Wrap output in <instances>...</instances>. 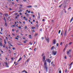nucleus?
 I'll return each mask as SVG.
<instances>
[{
    "label": "nucleus",
    "instance_id": "28",
    "mask_svg": "<svg viewBox=\"0 0 73 73\" xmlns=\"http://www.w3.org/2000/svg\"><path fill=\"white\" fill-rule=\"evenodd\" d=\"M5 64H6V65H8V63L7 62H5Z\"/></svg>",
    "mask_w": 73,
    "mask_h": 73
},
{
    "label": "nucleus",
    "instance_id": "40",
    "mask_svg": "<svg viewBox=\"0 0 73 73\" xmlns=\"http://www.w3.org/2000/svg\"><path fill=\"white\" fill-rule=\"evenodd\" d=\"M23 57H24V58H26V56H25V55H23Z\"/></svg>",
    "mask_w": 73,
    "mask_h": 73
},
{
    "label": "nucleus",
    "instance_id": "27",
    "mask_svg": "<svg viewBox=\"0 0 73 73\" xmlns=\"http://www.w3.org/2000/svg\"><path fill=\"white\" fill-rule=\"evenodd\" d=\"M60 32H61V30H59L58 31V34H60Z\"/></svg>",
    "mask_w": 73,
    "mask_h": 73
},
{
    "label": "nucleus",
    "instance_id": "13",
    "mask_svg": "<svg viewBox=\"0 0 73 73\" xmlns=\"http://www.w3.org/2000/svg\"><path fill=\"white\" fill-rule=\"evenodd\" d=\"M4 43L5 44H7V42L6 41V40L5 39L4 40Z\"/></svg>",
    "mask_w": 73,
    "mask_h": 73
},
{
    "label": "nucleus",
    "instance_id": "57",
    "mask_svg": "<svg viewBox=\"0 0 73 73\" xmlns=\"http://www.w3.org/2000/svg\"><path fill=\"white\" fill-rule=\"evenodd\" d=\"M42 29H40V31L41 32V31H42Z\"/></svg>",
    "mask_w": 73,
    "mask_h": 73
},
{
    "label": "nucleus",
    "instance_id": "60",
    "mask_svg": "<svg viewBox=\"0 0 73 73\" xmlns=\"http://www.w3.org/2000/svg\"><path fill=\"white\" fill-rule=\"evenodd\" d=\"M5 44H4V45L3 46V48H5Z\"/></svg>",
    "mask_w": 73,
    "mask_h": 73
},
{
    "label": "nucleus",
    "instance_id": "10",
    "mask_svg": "<svg viewBox=\"0 0 73 73\" xmlns=\"http://www.w3.org/2000/svg\"><path fill=\"white\" fill-rule=\"evenodd\" d=\"M32 6L31 5H29V6H27V8H31L32 7Z\"/></svg>",
    "mask_w": 73,
    "mask_h": 73
},
{
    "label": "nucleus",
    "instance_id": "32",
    "mask_svg": "<svg viewBox=\"0 0 73 73\" xmlns=\"http://www.w3.org/2000/svg\"><path fill=\"white\" fill-rule=\"evenodd\" d=\"M38 35V34L36 33L35 35V36H37Z\"/></svg>",
    "mask_w": 73,
    "mask_h": 73
},
{
    "label": "nucleus",
    "instance_id": "8",
    "mask_svg": "<svg viewBox=\"0 0 73 73\" xmlns=\"http://www.w3.org/2000/svg\"><path fill=\"white\" fill-rule=\"evenodd\" d=\"M4 15L5 17H8V14L7 13H5L4 14Z\"/></svg>",
    "mask_w": 73,
    "mask_h": 73
},
{
    "label": "nucleus",
    "instance_id": "46",
    "mask_svg": "<svg viewBox=\"0 0 73 73\" xmlns=\"http://www.w3.org/2000/svg\"><path fill=\"white\" fill-rule=\"evenodd\" d=\"M8 44H9V45L10 44H11V43H10V41H8Z\"/></svg>",
    "mask_w": 73,
    "mask_h": 73
},
{
    "label": "nucleus",
    "instance_id": "18",
    "mask_svg": "<svg viewBox=\"0 0 73 73\" xmlns=\"http://www.w3.org/2000/svg\"><path fill=\"white\" fill-rule=\"evenodd\" d=\"M29 60H30V58H29L27 60V62H29Z\"/></svg>",
    "mask_w": 73,
    "mask_h": 73
},
{
    "label": "nucleus",
    "instance_id": "43",
    "mask_svg": "<svg viewBox=\"0 0 73 73\" xmlns=\"http://www.w3.org/2000/svg\"><path fill=\"white\" fill-rule=\"evenodd\" d=\"M18 28H19V29H21V26H20L19 27H18Z\"/></svg>",
    "mask_w": 73,
    "mask_h": 73
},
{
    "label": "nucleus",
    "instance_id": "33",
    "mask_svg": "<svg viewBox=\"0 0 73 73\" xmlns=\"http://www.w3.org/2000/svg\"><path fill=\"white\" fill-rule=\"evenodd\" d=\"M42 40H44V37H41Z\"/></svg>",
    "mask_w": 73,
    "mask_h": 73
},
{
    "label": "nucleus",
    "instance_id": "62",
    "mask_svg": "<svg viewBox=\"0 0 73 73\" xmlns=\"http://www.w3.org/2000/svg\"><path fill=\"white\" fill-rule=\"evenodd\" d=\"M23 23L24 24H25V21H23Z\"/></svg>",
    "mask_w": 73,
    "mask_h": 73
},
{
    "label": "nucleus",
    "instance_id": "59",
    "mask_svg": "<svg viewBox=\"0 0 73 73\" xmlns=\"http://www.w3.org/2000/svg\"><path fill=\"white\" fill-rule=\"evenodd\" d=\"M23 6V5H20V7H22Z\"/></svg>",
    "mask_w": 73,
    "mask_h": 73
},
{
    "label": "nucleus",
    "instance_id": "38",
    "mask_svg": "<svg viewBox=\"0 0 73 73\" xmlns=\"http://www.w3.org/2000/svg\"><path fill=\"white\" fill-rule=\"evenodd\" d=\"M17 14H18V13H15L14 14V15H15L16 16V15H17Z\"/></svg>",
    "mask_w": 73,
    "mask_h": 73
},
{
    "label": "nucleus",
    "instance_id": "64",
    "mask_svg": "<svg viewBox=\"0 0 73 73\" xmlns=\"http://www.w3.org/2000/svg\"><path fill=\"white\" fill-rule=\"evenodd\" d=\"M70 9H71V7H69V8L68 9V10Z\"/></svg>",
    "mask_w": 73,
    "mask_h": 73
},
{
    "label": "nucleus",
    "instance_id": "11",
    "mask_svg": "<svg viewBox=\"0 0 73 73\" xmlns=\"http://www.w3.org/2000/svg\"><path fill=\"white\" fill-rule=\"evenodd\" d=\"M63 33H64V32L63 31V30L61 32L60 35H61V36H62V34Z\"/></svg>",
    "mask_w": 73,
    "mask_h": 73
},
{
    "label": "nucleus",
    "instance_id": "1",
    "mask_svg": "<svg viewBox=\"0 0 73 73\" xmlns=\"http://www.w3.org/2000/svg\"><path fill=\"white\" fill-rule=\"evenodd\" d=\"M43 60V62L44 64V65H47V63H46V60H45V56H44L42 57V60Z\"/></svg>",
    "mask_w": 73,
    "mask_h": 73
},
{
    "label": "nucleus",
    "instance_id": "30",
    "mask_svg": "<svg viewBox=\"0 0 73 73\" xmlns=\"http://www.w3.org/2000/svg\"><path fill=\"white\" fill-rule=\"evenodd\" d=\"M36 27H38V24H37L36 25Z\"/></svg>",
    "mask_w": 73,
    "mask_h": 73
},
{
    "label": "nucleus",
    "instance_id": "41",
    "mask_svg": "<svg viewBox=\"0 0 73 73\" xmlns=\"http://www.w3.org/2000/svg\"><path fill=\"white\" fill-rule=\"evenodd\" d=\"M27 26H25V29H27Z\"/></svg>",
    "mask_w": 73,
    "mask_h": 73
},
{
    "label": "nucleus",
    "instance_id": "21",
    "mask_svg": "<svg viewBox=\"0 0 73 73\" xmlns=\"http://www.w3.org/2000/svg\"><path fill=\"white\" fill-rule=\"evenodd\" d=\"M68 44H66L65 46V48H66V47L68 46Z\"/></svg>",
    "mask_w": 73,
    "mask_h": 73
},
{
    "label": "nucleus",
    "instance_id": "56",
    "mask_svg": "<svg viewBox=\"0 0 73 73\" xmlns=\"http://www.w3.org/2000/svg\"><path fill=\"white\" fill-rule=\"evenodd\" d=\"M25 20L26 21H27V20H28V19H27V18H26V19H25Z\"/></svg>",
    "mask_w": 73,
    "mask_h": 73
},
{
    "label": "nucleus",
    "instance_id": "3",
    "mask_svg": "<svg viewBox=\"0 0 73 73\" xmlns=\"http://www.w3.org/2000/svg\"><path fill=\"white\" fill-rule=\"evenodd\" d=\"M57 51H55L54 50H53L52 51V53L53 55H56L57 54Z\"/></svg>",
    "mask_w": 73,
    "mask_h": 73
},
{
    "label": "nucleus",
    "instance_id": "7",
    "mask_svg": "<svg viewBox=\"0 0 73 73\" xmlns=\"http://www.w3.org/2000/svg\"><path fill=\"white\" fill-rule=\"evenodd\" d=\"M56 40L55 39H54L53 40V44H56Z\"/></svg>",
    "mask_w": 73,
    "mask_h": 73
},
{
    "label": "nucleus",
    "instance_id": "48",
    "mask_svg": "<svg viewBox=\"0 0 73 73\" xmlns=\"http://www.w3.org/2000/svg\"><path fill=\"white\" fill-rule=\"evenodd\" d=\"M15 39H16V40H18L19 39L17 38H15Z\"/></svg>",
    "mask_w": 73,
    "mask_h": 73
},
{
    "label": "nucleus",
    "instance_id": "58",
    "mask_svg": "<svg viewBox=\"0 0 73 73\" xmlns=\"http://www.w3.org/2000/svg\"><path fill=\"white\" fill-rule=\"evenodd\" d=\"M23 19H26V17H24Z\"/></svg>",
    "mask_w": 73,
    "mask_h": 73
},
{
    "label": "nucleus",
    "instance_id": "63",
    "mask_svg": "<svg viewBox=\"0 0 73 73\" xmlns=\"http://www.w3.org/2000/svg\"><path fill=\"white\" fill-rule=\"evenodd\" d=\"M72 50H71V49H70L69 50V52H71Z\"/></svg>",
    "mask_w": 73,
    "mask_h": 73
},
{
    "label": "nucleus",
    "instance_id": "6",
    "mask_svg": "<svg viewBox=\"0 0 73 73\" xmlns=\"http://www.w3.org/2000/svg\"><path fill=\"white\" fill-rule=\"evenodd\" d=\"M46 61H47L48 62H49V63H50V60L49 59H46Z\"/></svg>",
    "mask_w": 73,
    "mask_h": 73
},
{
    "label": "nucleus",
    "instance_id": "5",
    "mask_svg": "<svg viewBox=\"0 0 73 73\" xmlns=\"http://www.w3.org/2000/svg\"><path fill=\"white\" fill-rule=\"evenodd\" d=\"M45 40H46V41L48 42H49V38L48 37H47V38H46Z\"/></svg>",
    "mask_w": 73,
    "mask_h": 73
},
{
    "label": "nucleus",
    "instance_id": "19",
    "mask_svg": "<svg viewBox=\"0 0 73 73\" xmlns=\"http://www.w3.org/2000/svg\"><path fill=\"white\" fill-rule=\"evenodd\" d=\"M29 36L30 37H29V38H32V35H29Z\"/></svg>",
    "mask_w": 73,
    "mask_h": 73
},
{
    "label": "nucleus",
    "instance_id": "29",
    "mask_svg": "<svg viewBox=\"0 0 73 73\" xmlns=\"http://www.w3.org/2000/svg\"><path fill=\"white\" fill-rule=\"evenodd\" d=\"M6 67H7V68H9V66L7 65H6Z\"/></svg>",
    "mask_w": 73,
    "mask_h": 73
},
{
    "label": "nucleus",
    "instance_id": "9",
    "mask_svg": "<svg viewBox=\"0 0 73 73\" xmlns=\"http://www.w3.org/2000/svg\"><path fill=\"white\" fill-rule=\"evenodd\" d=\"M22 59V58H21V57L18 60V61L17 62H20V60H21Z\"/></svg>",
    "mask_w": 73,
    "mask_h": 73
},
{
    "label": "nucleus",
    "instance_id": "4",
    "mask_svg": "<svg viewBox=\"0 0 73 73\" xmlns=\"http://www.w3.org/2000/svg\"><path fill=\"white\" fill-rule=\"evenodd\" d=\"M67 32V30H65L64 32V37H66V36H67V35L66 34V32Z\"/></svg>",
    "mask_w": 73,
    "mask_h": 73
},
{
    "label": "nucleus",
    "instance_id": "35",
    "mask_svg": "<svg viewBox=\"0 0 73 73\" xmlns=\"http://www.w3.org/2000/svg\"><path fill=\"white\" fill-rule=\"evenodd\" d=\"M44 55V53H43L42 55V57Z\"/></svg>",
    "mask_w": 73,
    "mask_h": 73
},
{
    "label": "nucleus",
    "instance_id": "23",
    "mask_svg": "<svg viewBox=\"0 0 73 73\" xmlns=\"http://www.w3.org/2000/svg\"><path fill=\"white\" fill-rule=\"evenodd\" d=\"M31 28L33 29H35V27H32Z\"/></svg>",
    "mask_w": 73,
    "mask_h": 73
},
{
    "label": "nucleus",
    "instance_id": "22",
    "mask_svg": "<svg viewBox=\"0 0 73 73\" xmlns=\"http://www.w3.org/2000/svg\"><path fill=\"white\" fill-rule=\"evenodd\" d=\"M3 28L2 27H1V32H3Z\"/></svg>",
    "mask_w": 73,
    "mask_h": 73
},
{
    "label": "nucleus",
    "instance_id": "16",
    "mask_svg": "<svg viewBox=\"0 0 73 73\" xmlns=\"http://www.w3.org/2000/svg\"><path fill=\"white\" fill-rule=\"evenodd\" d=\"M62 5H63V4H61L59 6V8H61V7L62 6Z\"/></svg>",
    "mask_w": 73,
    "mask_h": 73
},
{
    "label": "nucleus",
    "instance_id": "50",
    "mask_svg": "<svg viewBox=\"0 0 73 73\" xmlns=\"http://www.w3.org/2000/svg\"><path fill=\"white\" fill-rule=\"evenodd\" d=\"M62 42H60V45H62Z\"/></svg>",
    "mask_w": 73,
    "mask_h": 73
},
{
    "label": "nucleus",
    "instance_id": "34",
    "mask_svg": "<svg viewBox=\"0 0 73 73\" xmlns=\"http://www.w3.org/2000/svg\"><path fill=\"white\" fill-rule=\"evenodd\" d=\"M31 45H32V42H30L29 43Z\"/></svg>",
    "mask_w": 73,
    "mask_h": 73
},
{
    "label": "nucleus",
    "instance_id": "12",
    "mask_svg": "<svg viewBox=\"0 0 73 73\" xmlns=\"http://www.w3.org/2000/svg\"><path fill=\"white\" fill-rule=\"evenodd\" d=\"M4 20L5 21V22H7V20H6V19H5V17H4Z\"/></svg>",
    "mask_w": 73,
    "mask_h": 73
},
{
    "label": "nucleus",
    "instance_id": "42",
    "mask_svg": "<svg viewBox=\"0 0 73 73\" xmlns=\"http://www.w3.org/2000/svg\"><path fill=\"white\" fill-rule=\"evenodd\" d=\"M64 58L65 59H66V56H64Z\"/></svg>",
    "mask_w": 73,
    "mask_h": 73
},
{
    "label": "nucleus",
    "instance_id": "2",
    "mask_svg": "<svg viewBox=\"0 0 73 73\" xmlns=\"http://www.w3.org/2000/svg\"><path fill=\"white\" fill-rule=\"evenodd\" d=\"M44 68L46 70V72H48V66L47 64L44 65Z\"/></svg>",
    "mask_w": 73,
    "mask_h": 73
},
{
    "label": "nucleus",
    "instance_id": "47",
    "mask_svg": "<svg viewBox=\"0 0 73 73\" xmlns=\"http://www.w3.org/2000/svg\"><path fill=\"white\" fill-rule=\"evenodd\" d=\"M15 26H16L15 25H12L11 26V27H15Z\"/></svg>",
    "mask_w": 73,
    "mask_h": 73
},
{
    "label": "nucleus",
    "instance_id": "17",
    "mask_svg": "<svg viewBox=\"0 0 73 73\" xmlns=\"http://www.w3.org/2000/svg\"><path fill=\"white\" fill-rule=\"evenodd\" d=\"M0 46H3V44H2V43L1 42H0Z\"/></svg>",
    "mask_w": 73,
    "mask_h": 73
},
{
    "label": "nucleus",
    "instance_id": "52",
    "mask_svg": "<svg viewBox=\"0 0 73 73\" xmlns=\"http://www.w3.org/2000/svg\"><path fill=\"white\" fill-rule=\"evenodd\" d=\"M53 64V62H52L51 63V64L52 65V64Z\"/></svg>",
    "mask_w": 73,
    "mask_h": 73
},
{
    "label": "nucleus",
    "instance_id": "26",
    "mask_svg": "<svg viewBox=\"0 0 73 73\" xmlns=\"http://www.w3.org/2000/svg\"><path fill=\"white\" fill-rule=\"evenodd\" d=\"M5 25H6V27H7V23L6 22L5 23Z\"/></svg>",
    "mask_w": 73,
    "mask_h": 73
},
{
    "label": "nucleus",
    "instance_id": "14",
    "mask_svg": "<svg viewBox=\"0 0 73 73\" xmlns=\"http://www.w3.org/2000/svg\"><path fill=\"white\" fill-rule=\"evenodd\" d=\"M54 46H52V47H51V50H53V49H54Z\"/></svg>",
    "mask_w": 73,
    "mask_h": 73
},
{
    "label": "nucleus",
    "instance_id": "37",
    "mask_svg": "<svg viewBox=\"0 0 73 73\" xmlns=\"http://www.w3.org/2000/svg\"><path fill=\"white\" fill-rule=\"evenodd\" d=\"M56 46H58V43H57L56 44Z\"/></svg>",
    "mask_w": 73,
    "mask_h": 73
},
{
    "label": "nucleus",
    "instance_id": "49",
    "mask_svg": "<svg viewBox=\"0 0 73 73\" xmlns=\"http://www.w3.org/2000/svg\"><path fill=\"white\" fill-rule=\"evenodd\" d=\"M0 15H3V14H2V13H1L0 12Z\"/></svg>",
    "mask_w": 73,
    "mask_h": 73
},
{
    "label": "nucleus",
    "instance_id": "31",
    "mask_svg": "<svg viewBox=\"0 0 73 73\" xmlns=\"http://www.w3.org/2000/svg\"><path fill=\"white\" fill-rule=\"evenodd\" d=\"M65 73H67V69H66L65 70Z\"/></svg>",
    "mask_w": 73,
    "mask_h": 73
},
{
    "label": "nucleus",
    "instance_id": "51",
    "mask_svg": "<svg viewBox=\"0 0 73 73\" xmlns=\"http://www.w3.org/2000/svg\"><path fill=\"white\" fill-rule=\"evenodd\" d=\"M59 73H61V70H60L59 71Z\"/></svg>",
    "mask_w": 73,
    "mask_h": 73
},
{
    "label": "nucleus",
    "instance_id": "55",
    "mask_svg": "<svg viewBox=\"0 0 73 73\" xmlns=\"http://www.w3.org/2000/svg\"><path fill=\"white\" fill-rule=\"evenodd\" d=\"M13 50H15V48L14 47L13 48Z\"/></svg>",
    "mask_w": 73,
    "mask_h": 73
},
{
    "label": "nucleus",
    "instance_id": "53",
    "mask_svg": "<svg viewBox=\"0 0 73 73\" xmlns=\"http://www.w3.org/2000/svg\"><path fill=\"white\" fill-rule=\"evenodd\" d=\"M26 42H26V41H24V42H24V43H25V44H26Z\"/></svg>",
    "mask_w": 73,
    "mask_h": 73
},
{
    "label": "nucleus",
    "instance_id": "54",
    "mask_svg": "<svg viewBox=\"0 0 73 73\" xmlns=\"http://www.w3.org/2000/svg\"><path fill=\"white\" fill-rule=\"evenodd\" d=\"M69 54V51H68L67 52V54Z\"/></svg>",
    "mask_w": 73,
    "mask_h": 73
},
{
    "label": "nucleus",
    "instance_id": "45",
    "mask_svg": "<svg viewBox=\"0 0 73 73\" xmlns=\"http://www.w3.org/2000/svg\"><path fill=\"white\" fill-rule=\"evenodd\" d=\"M25 72V70H24L22 71V72Z\"/></svg>",
    "mask_w": 73,
    "mask_h": 73
},
{
    "label": "nucleus",
    "instance_id": "61",
    "mask_svg": "<svg viewBox=\"0 0 73 73\" xmlns=\"http://www.w3.org/2000/svg\"><path fill=\"white\" fill-rule=\"evenodd\" d=\"M19 14L20 15H22V13H19Z\"/></svg>",
    "mask_w": 73,
    "mask_h": 73
},
{
    "label": "nucleus",
    "instance_id": "15",
    "mask_svg": "<svg viewBox=\"0 0 73 73\" xmlns=\"http://www.w3.org/2000/svg\"><path fill=\"white\" fill-rule=\"evenodd\" d=\"M73 17H72V19H71L70 21V23H71L72 21V20H73Z\"/></svg>",
    "mask_w": 73,
    "mask_h": 73
},
{
    "label": "nucleus",
    "instance_id": "39",
    "mask_svg": "<svg viewBox=\"0 0 73 73\" xmlns=\"http://www.w3.org/2000/svg\"><path fill=\"white\" fill-rule=\"evenodd\" d=\"M10 45V46H13V45H12L11 43L10 44H9Z\"/></svg>",
    "mask_w": 73,
    "mask_h": 73
},
{
    "label": "nucleus",
    "instance_id": "36",
    "mask_svg": "<svg viewBox=\"0 0 73 73\" xmlns=\"http://www.w3.org/2000/svg\"><path fill=\"white\" fill-rule=\"evenodd\" d=\"M71 31V28H69V31Z\"/></svg>",
    "mask_w": 73,
    "mask_h": 73
},
{
    "label": "nucleus",
    "instance_id": "44",
    "mask_svg": "<svg viewBox=\"0 0 73 73\" xmlns=\"http://www.w3.org/2000/svg\"><path fill=\"white\" fill-rule=\"evenodd\" d=\"M17 45H21V44L20 43H17Z\"/></svg>",
    "mask_w": 73,
    "mask_h": 73
},
{
    "label": "nucleus",
    "instance_id": "25",
    "mask_svg": "<svg viewBox=\"0 0 73 73\" xmlns=\"http://www.w3.org/2000/svg\"><path fill=\"white\" fill-rule=\"evenodd\" d=\"M22 11H23L21 10H20L18 12H22Z\"/></svg>",
    "mask_w": 73,
    "mask_h": 73
},
{
    "label": "nucleus",
    "instance_id": "20",
    "mask_svg": "<svg viewBox=\"0 0 73 73\" xmlns=\"http://www.w3.org/2000/svg\"><path fill=\"white\" fill-rule=\"evenodd\" d=\"M73 64V62H72V63H71L70 65H69V66H71V65H72Z\"/></svg>",
    "mask_w": 73,
    "mask_h": 73
},
{
    "label": "nucleus",
    "instance_id": "24",
    "mask_svg": "<svg viewBox=\"0 0 73 73\" xmlns=\"http://www.w3.org/2000/svg\"><path fill=\"white\" fill-rule=\"evenodd\" d=\"M72 44V42H70L68 43V45H71Z\"/></svg>",
    "mask_w": 73,
    "mask_h": 73
}]
</instances>
